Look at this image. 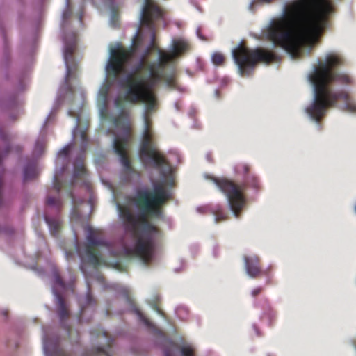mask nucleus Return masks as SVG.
<instances>
[{
  "label": "nucleus",
  "instance_id": "nucleus-1",
  "mask_svg": "<svg viewBox=\"0 0 356 356\" xmlns=\"http://www.w3.org/2000/svg\"><path fill=\"white\" fill-rule=\"evenodd\" d=\"M332 10L330 0H294L284 6L282 16L261 30V38L284 49L292 58H299L302 44L313 46L318 40Z\"/></svg>",
  "mask_w": 356,
  "mask_h": 356
},
{
  "label": "nucleus",
  "instance_id": "nucleus-2",
  "mask_svg": "<svg viewBox=\"0 0 356 356\" xmlns=\"http://www.w3.org/2000/svg\"><path fill=\"white\" fill-rule=\"evenodd\" d=\"M172 53L159 51L158 63L147 62L143 56L136 66L135 72L127 75L122 81V87L126 89L123 96L115 99V105L121 108L124 102L145 104L144 113L145 128L140 145L139 156H164L159 150L151 130L150 115L159 108V99L154 91V86L162 78V72L175 58Z\"/></svg>",
  "mask_w": 356,
  "mask_h": 356
},
{
  "label": "nucleus",
  "instance_id": "nucleus-3",
  "mask_svg": "<svg viewBox=\"0 0 356 356\" xmlns=\"http://www.w3.org/2000/svg\"><path fill=\"white\" fill-rule=\"evenodd\" d=\"M172 199V194L163 183L154 184L152 191H138L132 201L140 210L135 216L130 208L118 204L119 217L123 222L124 229L136 238L134 246L128 252L148 266L152 261L156 250L155 241L151 234L158 233L159 229L148 220V217L161 218L163 216V206Z\"/></svg>",
  "mask_w": 356,
  "mask_h": 356
},
{
  "label": "nucleus",
  "instance_id": "nucleus-4",
  "mask_svg": "<svg viewBox=\"0 0 356 356\" xmlns=\"http://www.w3.org/2000/svg\"><path fill=\"white\" fill-rule=\"evenodd\" d=\"M343 58L336 53L327 54L323 60H319L317 65L309 75V80L314 86V97L312 104L306 108L307 113L318 122L327 111L341 101L343 109L356 113V102L346 90L334 92L330 85L337 82L341 84H353V79L347 74L337 72L334 69L343 65Z\"/></svg>",
  "mask_w": 356,
  "mask_h": 356
},
{
  "label": "nucleus",
  "instance_id": "nucleus-5",
  "mask_svg": "<svg viewBox=\"0 0 356 356\" xmlns=\"http://www.w3.org/2000/svg\"><path fill=\"white\" fill-rule=\"evenodd\" d=\"M236 171L238 174H243L245 176L244 181L241 184H236L233 181L226 178L213 177L212 181L226 195L230 209L234 216L239 218L245 205L243 191L247 187L258 191L260 189V183L255 175L250 173V168L246 164L237 165Z\"/></svg>",
  "mask_w": 356,
  "mask_h": 356
},
{
  "label": "nucleus",
  "instance_id": "nucleus-6",
  "mask_svg": "<svg viewBox=\"0 0 356 356\" xmlns=\"http://www.w3.org/2000/svg\"><path fill=\"white\" fill-rule=\"evenodd\" d=\"M232 56L242 76H250L258 63L270 64L279 58V56L271 51L262 48L250 49L242 44L233 49Z\"/></svg>",
  "mask_w": 356,
  "mask_h": 356
},
{
  "label": "nucleus",
  "instance_id": "nucleus-7",
  "mask_svg": "<svg viewBox=\"0 0 356 356\" xmlns=\"http://www.w3.org/2000/svg\"><path fill=\"white\" fill-rule=\"evenodd\" d=\"M134 54V49H126L120 47L111 50L106 70L108 76L118 78L124 71L126 65L131 60Z\"/></svg>",
  "mask_w": 356,
  "mask_h": 356
},
{
  "label": "nucleus",
  "instance_id": "nucleus-8",
  "mask_svg": "<svg viewBox=\"0 0 356 356\" xmlns=\"http://www.w3.org/2000/svg\"><path fill=\"white\" fill-rule=\"evenodd\" d=\"M104 245V243L97 238L95 234V232L92 229H90L87 236V244L85 247V253L81 255V264L80 268L83 272L85 271V264H90L96 268L102 264L100 253L96 250L95 248Z\"/></svg>",
  "mask_w": 356,
  "mask_h": 356
},
{
  "label": "nucleus",
  "instance_id": "nucleus-9",
  "mask_svg": "<svg viewBox=\"0 0 356 356\" xmlns=\"http://www.w3.org/2000/svg\"><path fill=\"white\" fill-rule=\"evenodd\" d=\"M114 124L117 127L122 129L125 136L120 137L116 136L113 141V148L118 156H129L127 154V148L129 143L131 134V125L129 122L128 114L122 112L114 119Z\"/></svg>",
  "mask_w": 356,
  "mask_h": 356
},
{
  "label": "nucleus",
  "instance_id": "nucleus-10",
  "mask_svg": "<svg viewBox=\"0 0 356 356\" xmlns=\"http://www.w3.org/2000/svg\"><path fill=\"white\" fill-rule=\"evenodd\" d=\"M91 334L97 339L98 343L103 346L92 348L89 351V356H98L101 355L104 356H112L110 349L113 344L114 339L108 334V332L104 330H94L91 332Z\"/></svg>",
  "mask_w": 356,
  "mask_h": 356
},
{
  "label": "nucleus",
  "instance_id": "nucleus-11",
  "mask_svg": "<svg viewBox=\"0 0 356 356\" xmlns=\"http://www.w3.org/2000/svg\"><path fill=\"white\" fill-rule=\"evenodd\" d=\"M161 17L162 10L152 0H145L140 17L141 24L152 29L154 26V20Z\"/></svg>",
  "mask_w": 356,
  "mask_h": 356
},
{
  "label": "nucleus",
  "instance_id": "nucleus-12",
  "mask_svg": "<svg viewBox=\"0 0 356 356\" xmlns=\"http://www.w3.org/2000/svg\"><path fill=\"white\" fill-rule=\"evenodd\" d=\"M141 161L159 172L163 178H168L172 174V168L166 161V157H140Z\"/></svg>",
  "mask_w": 356,
  "mask_h": 356
},
{
  "label": "nucleus",
  "instance_id": "nucleus-13",
  "mask_svg": "<svg viewBox=\"0 0 356 356\" xmlns=\"http://www.w3.org/2000/svg\"><path fill=\"white\" fill-rule=\"evenodd\" d=\"M85 157H76L74 161V172L72 176V184H76L79 181L82 182L83 185L88 186V171L85 165Z\"/></svg>",
  "mask_w": 356,
  "mask_h": 356
},
{
  "label": "nucleus",
  "instance_id": "nucleus-14",
  "mask_svg": "<svg viewBox=\"0 0 356 356\" xmlns=\"http://www.w3.org/2000/svg\"><path fill=\"white\" fill-rule=\"evenodd\" d=\"M76 36L74 33L72 35V39L71 41L67 42V40L65 41V50H64V59L65 61V65L67 67V74L65 77V81L67 84H69L72 70L71 68L69 66V61L70 60H73V55L74 52L76 49Z\"/></svg>",
  "mask_w": 356,
  "mask_h": 356
},
{
  "label": "nucleus",
  "instance_id": "nucleus-15",
  "mask_svg": "<svg viewBox=\"0 0 356 356\" xmlns=\"http://www.w3.org/2000/svg\"><path fill=\"white\" fill-rule=\"evenodd\" d=\"M245 268L248 275L252 277H258L264 274L260 265V259L257 256L244 257Z\"/></svg>",
  "mask_w": 356,
  "mask_h": 356
},
{
  "label": "nucleus",
  "instance_id": "nucleus-16",
  "mask_svg": "<svg viewBox=\"0 0 356 356\" xmlns=\"http://www.w3.org/2000/svg\"><path fill=\"white\" fill-rule=\"evenodd\" d=\"M70 157H58L56 159V165L61 164L60 169H57L54 179V188L58 194L62 189V183L60 178L64 172L68 169Z\"/></svg>",
  "mask_w": 356,
  "mask_h": 356
},
{
  "label": "nucleus",
  "instance_id": "nucleus-17",
  "mask_svg": "<svg viewBox=\"0 0 356 356\" xmlns=\"http://www.w3.org/2000/svg\"><path fill=\"white\" fill-rule=\"evenodd\" d=\"M44 348L46 352H49L52 356H72L71 353L66 352L60 347V341L56 339L54 341L46 340Z\"/></svg>",
  "mask_w": 356,
  "mask_h": 356
},
{
  "label": "nucleus",
  "instance_id": "nucleus-18",
  "mask_svg": "<svg viewBox=\"0 0 356 356\" xmlns=\"http://www.w3.org/2000/svg\"><path fill=\"white\" fill-rule=\"evenodd\" d=\"M54 294L56 298V304L58 306V314L60 318V320L62 323H64V321L67 320L70 316V312L68 310L67 306L65 303V301L63 297V296L54 291Z\"/></svg>",
  "mask_w": 356,
  "mask_h": 356
},
{
  "label": "nucleus",
  "instance_id": "nucleus-19",
  "mask_svg": "<svg viewBox=\"0 0 356 356\" xmlns=\"http://www.w3.org/2000/svg\"><path fill=\"white\" fill-rule=\"evenodd\" d=\"M190 44L189 43L184 40L179 39L177 40H174L172 43V55H175V57H177L182 54L189 51Z\"/></svg>",
  "mask_w": 356,
  "mask_h": 356
},
{
  "label": "nucleus",
  "instance_id": "nucleus-20",
  "mask_svg": "<svg viewBox=\"0 0 356 356\" xmlns=\"http://www.w3.org/2000/svg\"><path fill=\"white\" fill-rule=\"evenodd\" d=\"M39 170L35 161L29 162L24 170V180L25 181L32 180L38 177Z\"/></svg>",
  "mask_w": 356,
  "mask_h": 356
},
{
  "label": "nucleus",
  "instance_id": "nucleus-21",
  "mask_svg": "<svg viewBox=\"0 0 356 356\" xmlns=\"http://www.w3.org/2000/svg\"><path fill=\"white\" fill-rule=\"evenodd\" d=\"M96 305V300L93 298L90 291L89 290L84 298V300H81L79 321H81V318L87 308L89 307H94Z\"/></svg>",
  "mask_w": 356,
  "mask_h": 356
},
{
  "label": "nucleus",
  "instance_id": "nucleus-22",
  "mask_svg": "<svg viewBox=\"0 0 356 356\" xmlns=\"http://www.w3.org/2000/svg\"><path fill=\"white\" fill-rule=\"evenodd\" d=\"M46 222L49 227L51 235L57 236L61 229V222L59 220L45 217Z\"/></svg>",
  "mask_w": 356,
  "mask_h": 356
},
{
  "label": "nucleus",
  "instance_id": "nucleus-23",
  "mask_svg": "<svg viewBox=\"0 0 356 356\" xmlns=\"http://www.w3.org/2000/svg\"><path fill=\"white\" fill-rule=\"evenodd\" d=\"M160 81H164L167 86L170 88H175L176 86V79L173 74L166 75L162 72V78L159 80Z\"/></svg>",
  "mask_w": 356,
  "mask_h": 356
},
{
  "label": "nucleus",
  "instance_id": "nucleus-24",
  "mask_svg": "<svg viewBox=\"0 0 356 356\" xmlns=\"http://www.w3.org/2000/svg\"><path fill=\"white\" fill-rule=\"evenodd\" d=\"M46 143L43 140H38L34 148V156H42L46 153Z\"/></svg>",
  "mask_w": 356,
  "mask_h": 356
},
{
  "label": "nucleus",
  "instance_id": "nucleus-25",
  "mask_svg": "<svg viewBox=\"0 0 356 356\" xmlns=\"http://www.w3.org/2000/svg\"><path fill=\"white\" fill-rule=\"evenodd\" d=\"M120 163L124 167V170L128 173H132L135 172L134 169L131 162L130 160L131 157H120Z\"/></svg>",
  "mask_w": 356,
  "mask_h": 356
},
{
  "label": "nucleus",
  "instance_id": "nucleus-26",
  "mask_svg": "<svg viewBox=\"0 0 356 356\" xmlns=\"http://www.w3.org/2000/svg\"><path fill=\"white\" fill-rule=\"evenodd\" d=\"M46 203L49 206L55 207L57 209H60L62 207V202L59 197H51L48 195Z\"/></svg>",
  "mask_w": 356,
  "mask_h": 356
},
{
  "label": "nucleus",
  "instance_id": "nucleus-27",
  "mask_svg": "<svg viewBox=\"0 0 356 356\" xmlns=\"http://www.w3.org/2000/svg\"><path fill=\"white\" fill-rule=\"evenodd\" d=\"M214 215L216 222H217L225 220L228 218L227 213L220 208H218L215 210Z\"/></svg>",
  "mask_w": 356,
  "mask_h": 356
},
{
  "label": "nucleus",
  "instance_id": "nucleus-28",
  "mask_svg": "<svg viewBox=\"0 0 356 356\" xmlns=\"http://www.w3.org/2000/svg\"><path fill=\"white\" fill-rule=\"evenodd\" d=\"M212 62L216 65H222L225 62V56L222 54L216 52L212 56Z\"/></svg>",
  "mask_w": 356,
  "mask_h": 356
},
{
  "label": "nucleus",
  "instance_id": "nucleus-29",
  "mask_svg": "<svg viewBox=\"0 0 356 356\" xmlns=\"http://www.w3.org/2000/svg\"><path fill=\"white\" fill-rule=\"evenodd\" d=\"M65 330L68 334V337L72 342L78 343L79 341V333L76 331H74L70 327L67 326Z\"/></svg>",
  "mask_w": 356,
  "mask_h": 356
},
{
  "label": "nucleus",
  "instance_id": "nucleus-30",
  "mask_svg": "<svg viewBox=\"0 0 356 356\" xmlns=\"http://www.w3.org/2000/svg\"><path fill=\"white\" fill-rule=\"evenodd\" d=\"M110 87L111 86L108 83H105L104 85H103L99 91V95L101 97H102L104 99H106L107 97H108V92H109V90H110Z\"/></svg>",
  "mask_w": 356,
  "mask_h": 356
},
{
  "label": "nucleus",
  "instance_id": "nucleus-31",
  "mask_svg": "<svg viewBox=\"0 0 356 356\" xmlns=\"http://www.w3.org/2000/svg\"><path fill=\"white\" fill-rule=\"evenodd\" d=\"M180 351L182 356H195L194 349L191 346H182Z\"/></svg>",
  "mask_w": 356,
  "mask_h": 356
},
{
  "label": "nucleus",
  "instance_id": "nucleus-32",
  "mask_svg": "<svg viewBox=\"0 0 356 356\" xmlns=\"http://www.w3.org/2000/svg\"><path fill=\"white\" fill-rule=\"evenodd\" d=\"M73 147L74 143L68 144L59 152L58 156H69Z\"/></svg>",
  "mask_w": 356,
  "mask_h": 356
},
{
  "label": "nucleus",
  "instance_id": "nucleus-33",
  "mask_svg": "<svg viewBox=\"0 0 356 356\" xmlns=\"http://www.w3.org/2000/svg\"><path fill=\"white\" fill-rule=\"evenodd\" d=\"M136 313L137 314V315L138 316L140 320L143 322V323L149 327L151 325V323L150 321H149L148 318H147L139 310V309H136Z\"/></svg>",
  "mask_w": 356,
  "mask_h": 356
},
{
  "label": "nucleus",
  "instance_id": "nucleus-34",
  "mask_svg": "<svg viewBox=\"0 0 356 356\" xmlns=\"http://www.w3.org/2000/svg\"><path fill=\"white\" fill-rule=\"evenodd\" d=\"M54 283L61 289H65V283L58 273L54 274Z\"/></svg>",
  "mask_w": 356,
  "mask_h": 356
},
{
  "label": "nucleus",
  "instance_id": "nucleus-35",
  "mask_svg": "<svg viewBox=\"0 0 356 356\" xmlns=\"http://www.w3.org/2000/svg\"><path fill=\"white\" fill-rule=\"evenodd\" d=\"M80 136L82 140L83 144H86L88 143V138L86 131H81Z\"/></svg>",
  "mask_w": 356,
  "mask_h": 356
},
{
  "label": "nucleus",
  "instance_id": "nucleus-36",
  "mask_svg": "<svg viewBox=\"0 0 356 356\" xmlns=\"http://www.w3.org/2000/svg\"><path fill=\"white\" fill-rule=\"evenodd\" d=\"M263 290H264V289L262 287H257L252 291L251 295L253 297H256L258 295H259L262 292Z\"/></svg>",
  "mask_w": 356,
  "mask_h": 356
},
{
  "label": "nucleus",
  "instance_id": "nucleus-37",
  "mask_svg": "<svg viewBox=\"0 0 356 356\" xmlns=\"http://www.w3.org/2000/svg\"><path fill=\"white\" fill-rule=\"evenodd\" d=\"M79 213L76 212V209H74L72 213V218H79Z\"/></svg>",
  "mask_w": 356,
  "mask_h": 356
},
{
  "label": "nucleus",
  "instance_id": "nucleus-38",
  "mask_svg": "<svg viewBox=\"0 0 356 356\" xmlns=\"http://www.w3.org/2000/svg\"><path fill=\"white\" fill-rule=\"evenodd\" d=\"M274 0H258L257 1L259 2V3H270L271 2H273Z\"/></svg>",
  "mask_w": 356,
  "mask_h": 356
},
{
  "label": "nucleus",
  "instance_id": "nucleus-39",
  "mask_svg": "<svg viewBox=\"0 0 356 356\" xmlns=\"http://www.w3.org/2000/svg\"><path fill=\"white\" fill-rule=\"evenodd\" d=\"M153 308L159 313H161V311L160 310L159 307L156 304L154 305Z\"/></svg>",
  "mask_w": 356,
  "mask_h": 356
},
{
  "label": "nucleus",
  "instance_id": "nucleus-40",
  "mask_svg": "<svg viewBox=\"0 0 356 356\" xmlns=\"http://www.w3.org/2000/svg\"><path fill=\"white\" fill-rule=\"evenodd\" d=\"M16 151L18 154L22 153V147L20 146H16L15 147Z\"/></svg>",
  "mask_w": 356,
  "mask_h": 356
},
{
  "label": "nucleus",
  "instance_id": "nucleus-41",
  "mask_svg": "<svg viewBox=\"0 0 356 356\" xmlns=\"http://www.w3.org/2000/svg\"><path fill=\"white\" fill-rule=\"evenodd\" d=\"M68 90L71 92V93H74V88H72V86H68Z\"/></svg>",
  "mask_w": 356,
  "mask_h": 356
},
{
  "label": "nucleus",
  "instance_id": "nucleus-42",
  "mask_svg": "<svg viewBox=\"0 0 356 356\" xmlns=\"http://www.w3.org/2000/svg\"><path fill=\"white\" fill-rule=\"evenodd\" d=\"M13 147H9L6 152V154H12L13 153Z\"/></svg>",
  "mask_w": 356,
  "mask_h": 356
},
{
  "label": "nucleus",
  "instance_id": "nucleus-43",
  "mask_svg": "<svg viewBox=\"0 0 356 356\" xmlns=\"http://www.w3.org/2000/svg\"><path fill=\"white\" fill-rule=\"evenodd\" d=\"M69 115H70V116H72V117H74V116H75V115H74V112H73V111H69Z\"/></svg>",
  "mask_w": 356,
  "mask_h": 356
},
{
  "label": "nucleus",
  "instance_id": "nucleus-44",
  "mask_svg": "<svg viewBox=\"0 0 356 356\" xmlns=\"http://www.w3.org/2000/svg\"><path fill=\"white\" fill-rule=\"evenodd\" d=\"M68 17V13L67 12H65L64 14H63V17L64 18H67Z\"/></svg>",
  "mask_w": 356,
  "mask_h": 356
},
{
  "label": "nucleus",
  "instance_id": "nucleus-45",
  "mask_svg": "<svg viewBox=\"0 0 356 356\" xmlns=\"http://www.w3.org/2000/svg\"><path fill=\"white\" fill-rule=\"evenodd\" d=\"M70 197H72L73 199V194L72 192L70 193Z\"/></svg>",
  "mask_w": 356,
  "mask_h": 356
},
{
  "label": "nucleus",
  "instance_id": "nucleus-46",
  "mask_svg": "<svg viewBox=\"0 0 356 356\" xmlns=\"http://www.w3.org/2000/svg\"><path fill=\"white\" fill-rule=\"evenodd\" d=\"M79 118H77V124H79ZM78 127H79V124H76V129L78 128Z\"/></svg>",
  "mask_w": 356,
  "mask_h": 356
},
{
  "label": "nucleus",
  "instance_id": "nucleus-47",
  "mask_svg": "<svg viewBox=\"0 0 356 356\" xmlns=\"http://www.w3.org/2000/svg\"><path fill=\"white\" fill-rule=\"evenodd\" d=\"M165 356H170L169 353H167Z\"/></svg>",
  "mask_w": 356,
  "mask_h": 356
}]
</instances>
